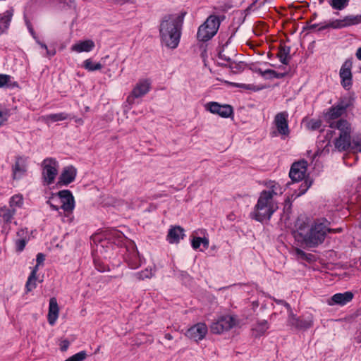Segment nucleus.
<instances>
[{
    "label": "nucleus",
    "mask_w": 361,
    "mask_h": 361,
    "mask_svg": "<svg viewBox=\"0 0 361 361\" xmlns=\"http://www.w3.org/2000/svg\"><path fill=\"white\" fill-rule=\"evenodd\" d=\"M185 14H166L162 17L159 30L161 43L166 47L176 49L178 46Z\"/></svg>",
    "instance_id": "1"
},
{
    "label": "nucleus",
    "mask_w": 361,
    "mask_h": 361,
    "mask_svg": "<svg viewBox=\"0 0 361 361\" xmlns=\"http://www.w3.org/2000/svg\"><path fill=\"white\" fill-rule=\"evenodd\" d=\"M296 226L297 236L300 237L304 243L309 247H315L322 244L327 233L326 225L317 221L307 231L306 228H308V226L305 222L298 221Z\"/></svg>",
    "instance_id": "2"
},
{
    "label": "nucleus",
    "mask_w": 361,
    "mask_h": 361,
    "mask_svg": "<svg viewBox=\"0 0 361 361\" xmlns=\"http://www.w3.org/2000/svg\"><path fill=\"white\" fill-rule=\"evenodd\" d=\"M277 209V203L271 197L269 193L261 192L250 216L257 221L263 223L269 221Z\"/></svg>",
    "instance_id": "3"
},
{
    "label": "nucleus",
    "mask_w": 361,
    "mask_h": 361,
    "mask_svg": "<svg viewBox=\"0 0 361 361\" xmlns=\"http://www.w3.org/2000/svg\"><path fill=\"white\" fill-rule=\"evenodd\" d=\"M331 129L338 130V137L334 142L335 148L339 152H344L351 147V124L346 119L340 118L336 121L329 122Z\"/></svg>",
    "instance_id": "4"
},
{
    "label": "nucleus",
    "mask_w": 361,
    "mask_h": 361,
    "mask_svg": "<svg viewBox=\"0 0 361 361\" xmlns=\"http://www.w3.org/2000/svg\"><path fill=\"white\" fill-rule=\"evenodd\" d=\"M47 204H49L54 210L59 211L61 209L67 217L72 214L75 207L74 196L69 190H62L56 193H52Z\"/></svg>",
    "instance_id": "5"
},
{
    "label": "nucleus",
    "mask_w": 361,
    "mask_h": 361,
    "mask_svg": "<svg viewBox=\"0 0 361 361\" xmlns=\"http://www.w3.org/2000/svg\"><path fill=\"white\" fill-rule=\"evenodd\" d=\"M221 24L219 17L215 15L209 16L198 28L197 39L200 42H207L218 32Z\"/></svg>",
    "instance_id": "6"
},
{
    "label": "nucleus",
    "mask_w": 361,
    "mask_h": 361,
    "mask_svg": "<svg viewBox=\"0 0 361 361\" xmlns=\"http://www.w3.org/2000/svg\"><path fill=\"white\" fill-rule=\"evenodd\" d=\"M125 249L124 259L128 267L132 269H136L140 267L142 263V259L140 256L135 243L132 240H128Z\"/></svg>",
    "instance_id": "7"
},
{
    "label": "nucleus",
    "mask_w": 361,
    "mask_h": 361,
    "mask_svg": "<svg viewBox=\"0 0 361 361\" xmlns=\"http://www.w3.org/2000/svg\"><path fill=\"white\" fill-rule=\"evenodd\" d=\"M313 316L297 317L292 311L288 313L287 325L296 330H306L313 326Z\"/></svg>",
    "instance_id": "8"
},
{
    "label": "nucleus",
    "mask_w": 361,
    "mask_h": 361,
    "mask_svg": "<svg viewBox=\"0 0 361 361\" xmlns=\"http://www.w3.org/2000/svg\"><path fill=\"white\" fill-rule=\"evenodd\" d=\"M44 256L42 253H39L37 256V264L32 269L26 282L25 288L27 292L31 291L36 287L37 282H42L44 276L38 273L39 267H43Z\"/></svg>",
    "instance_id": "9"
},
{
    "label": "nucleus",
    "mask_w": 361,
    "mask_h": 361,
    "mask_svg": "<svg viewBox=\"0 0 361 361\" xmlns=\"http://www.w3.org/2000/svg\"><path fill=\"white\" fill-rule=\"evenodd\" d=\"M151 89V81L149 79H140L133 88L130 94L127 97V102L132 104L135 99L141 98L146 95Z\"/></svg>",
    "instance_id": "10"
},
{
    "label": "nucleus",
    "mask_w": 361,
    "mask_h": 361,
    "mask_svg": "<svg viewBox=\"0 0 361 361\" xmlns=\"http://www.w3.org/2000/svg\"><path fill=\"white\" fill-rule=\"evenodd\" d=\"M352 66V59H346L341 66V68L339 71V76L341 78V85L345 90H349L353 85V75L351 73Z\"/></svg>",
    "instance_id": "11"
},
{
    "label": "nucleus",
    "mask_w": 361,
    "mask_h": 361,
    "mask_svg": "<svg viewBox=\"0 0 361 361\" xmlns=\"http://www.w3.org/2000/svg\"><path fill=\"white\" fill-rule=\"evenodd\" d=\"M307 169V161L300 160L292 164L289 171V177L293 182H299L304 179Z\"/></svg>",
    "instance_id": "12"
},
{
    "label": "nucleus",
    "mask_w": 361,
    "mask_h": 361,
    "mask_svg": "<svg viewBox=\"0 0 361 361\" xmlns=\"http://www.w3.org/2000/svg\"><path fill=\"white\" fill-rule=\"evenodd\" d=\"M207 110L212 114H218L222 118H228L233 114V107L228 104H220L216 102H210L206 104Z\"/></svg>",
    "instance_id": "13"
},
{
    "label": "nucleus",
    "mask_w": 361,
    "mask_h": 361,
    "mask_svg": "<svg viewBox=\"0 0 361 361\" xmlns=\"http://www.w3.org/2000/svg\"><path fill=\"white\" fill-rule=\"evenodd\" d=\"M288 118L287 111L279 112L274 117V123L280 135H288L290 133Z\"/></svg>",
    "instance_id": "14"
},
{
    "label": "nucleus",
    "mask_w": 361,
    "mask_h": 361,
    "mask_svg": "<svg viewBox=\"0 0 361 361\" xmlns=\"http://www.w3.org/2000/svg\"><path fill=\"white\" fill-rule=\"evenodd\" d=\"M208 329L204 323H197L190 329L186 332V336L193 339L195 341H202L207 335Z\"/></svg>",
    "instance_id": "15"
},
{
    "label": "nucleus",
    "mask_w": 361,
    "mask_h": 361,
    "mask_svg": "<svg viewBox=\"0 0 361 361\" xmlns=\"http://www.w3.org/2000/svg\"><path fill=\"white\" fill-rule=\"evenodd\" d=\"M27 171V159L23 157H18L12 166L13 179H20L26 175Z\"/></svg>",
    "instance_id": "16"
},
{
    "label": "nucleus",
    "mask_w": 361,
    "mask_h": 361,
    "mask_svg": "<svg viewBox=\"0 0 361 361\" xmlns=\"http://www.w3.org/2000/svg\"><path fill=\"white\" fill-rule=\"evenodd\" d=\"M353 25H357L354 16H347L342 20H335L325 25L321 26L319 28V30H324L329 27H331L334 29H341Z\"/></svg>",
    "instance_id": "17"
},
{
    "label": "nucleus",
    "mask_w": 361,
    "mask_h": 361,
    "mask_svg": "<svg viewBox=\"0 0 361 361\" xmlns=\"http://www.w3.org/2000/svg\"><path fill=\"white\" fill-rule=\"evenodd\" d=\"M77 175V170L73 166H66L63 169L59 176L57 185H68L73 182Z\"/></svg>",
    "instance_id": "18"
},
{
    "label": "nucleus",
    "mask_w": 361,
    "mask_h": 361,
    "mask_svg": "<svg viewBox=\"0 0 361 361\" xmlns=\"http://www.w3.org/2000/svg\"><path fill=\"white\" fill-rule=\"evenodd\" d=\"M353 297L354 295L350 291L336 293L331 296L328 304L329 305H338L340 306H344L347 303L350 302L353 300Z\"/></svg>",
    "instance_id": "19"
},
{
    "label": "nucleus",
    "mask_w": 361,
    "mask_h": 361,
    "mask_svg": "<svg viewBox=\"0 0 361 361\" xmlns=\"http://www.w3.org/2000/svg\"><path fill=\"white\" fill-rule=\"evenodd\" d=\"M106 235L109 240L118 246H126L129 240L121 231L115 228L106 231Z\"/></svg>",
    "instance_id": "20"
},
{
    "label": "nucleus",
    "mask_w": 361,
    "mask_h": 361,
    "mask_svg": "<svg viewBox=\"0 0 361 361\" xmlns=\"http://www.w3.org/2000/svg\"><path fill=\"white\" fill-rule=\"evenodd\" d=\"M59 315V307L56 298H51L49 302L47 314L48 322L51 326L55 325Z\"/></svg>",
    "instance_id": "21"
},
{
    "label": "nucleus",
    "mask_w": 361,
    "mask_h": 361,
    "mask_svg": "<svg viewBox=\"0 0 361 361\" xmlns=\"http://www.w3.org/2000/svg\"><path fill=\"white\" fill-rule=\"evenodd\" d=\"M59 164L52 158H47V185L53 183L58 174Z\"/></svg>",
    "instance_id": "22"
},
{
    "label": "nucleus",
    "mask_w": 361,
    "mask_h": 361,
    "mask_svg": "<svg viewBox=\"0 0 361 361\" xmlns=\"http://www.w3.org/2000/svg\"><path fill=\"white\" fill-rule=\"evenodd\" d=\"M95 47L94 42L92 39H86L84 41H79L78 42L72 45L71 49L77 53L90 52L93 50Z\"/></svg>",
    "instance_id": "23"
},
{
    "label": "nucleus",
    "mask_w": 361,
    "mask_h": 361,
    "mask_svg": "<svg viewBox=\"0 0 361 361\" xmlns=\"http://www.w3.org/2000/svg\"><path fill=\"white\" fill-rule=\"evenodd\" d=\"M184 235L183 228L178 226L169 229L166 239L170 243H178Z\"/></svg>",
    "instance_id": "24"
},
{
    "label": "nucleus",
    "mask_w": 361,
    "mask_h": 361,
    "mask_svg": "<svg viewBox=\"0 0 361 361\" xmlns=\"http://www.w3.org/2000/svg\"><path fill=\"white\" fill-rule=\"evenodd\" d=\"M290 47L284 44H280L279 51L276 54L280 62L283 65H288L290 59Z\"/></svg>",
    "instance_id": "25"
},
{
    "label": "nucleus",
    "mask_w": 361,
    "mask_h": 361,
    "mask_svg": "<svg viewBox=\"0 0 361 361\" xmlns=\"http://www.w3.org/2000/svg\"><path fill=\"white\" fill-rule=\"evenodd\" d=\"M265 186L268 190H264L262 192L269 193L271 197L274 199V196L281 195L283 193L282 187L279 183L274 180H269L265 183Z\"/></svg>",
    "instance_id": "26"
},
{
    "label": "nucleus",
    "mask_w": 361,
    "mask_h": 361,
    "mask_svg": "<svg viewBox=\"0 0 361 361\" xmlns=\"http://www.w3.org/2000/svg\"><path fill=\"white\" fill-rule=\"evenodd\" d=\"M257 72L261 76L267 80H271L274 78L281 79L283 78L286 75V73H278L272 69H267L263 71L262 68H259Z\"/></svg>",
    "instance_id": "27"
},
{
    "label": "nucleus",
    "mask_w": 361,
    "mask_h": 361,
    "mask_svg": "<svg viewBox=\"0 0 361 361\" xmlns=\"http://www.w3.org/2000/svg\"><path fill=\"white\" fill-rule=\"evenodd\" d=\"M12 16L13 11L11 10H8L0 15V35L8 27Z\"/></svg>",
    "instance_id": "28"
},
{
    "label": "nucleus",
    "mask_w": 361,
    "mask_h": 361,
    "mask_svg": "<svg viewBox=\"0 0 361 361\" xmlns=\"http://www.w3.org/2000/svg\"><path fill=\"white\" fill-rule=\"evenodd\" d=\"M344 113L341 108L334 105L328 109L325 116L329 123V122L336 121L335 120L341 117Z\"/></svg>",
    "instance_id": "29"
},
{
    "label": "nucleus",
    "mask_w": 361,
    "mask_h": 361,
    "mask_svg": "<svg viewBox=\"0 0 361 361\" xmlns=\"http://www.w3.org/2000/svg\"><path fill=\"white\" fill-rule=\"evenodd\" d=\"M16 213L15 209H8L6 207L0 208V217L4 222H10Z\"/></svg>",
    "instance_id": "30"
},
{
    "label": "nucleus",
    "mask_w": 361,
    "mask_h": 361,
    "mask_svg": "<svg viewBox=\"0 0 361 361\" xmlns=\"http://www.w3.org/2000/svg\"><path fill=\"white\" fill-rule=\"evenodd\" d=\"M294 252L298 259L304 260L307 262H311L314 260V256L310 253H306L300 248H295Z\"/></svg>",
    "instance_id": "31"
},
{
    "label": "nucleus",
    "mask_w": 361,
    "mask_h": 361,
    "mask_svg": "<svg viewBox=\"0 0 361 361\" xmlns=\"http://www.w3.org/2000/svg\"><path fill=\"white\" fill-rule=\"evenodd\" d=\"M83 67L89 71H94L100 70L102 66L100 63H94L91 59H88L84 61Z\"/></svg>",
    "instance_id": "32"
},
{
    "label": "nucleus",
    "mask_w": 361,
    "mask_h": 361,
    "mask_svg": "<svg viewBox=\"0 0 361 361\" xmlns=\"http://www.w3.org/2000/svg\"><path fill=\"white\" fill-rule=\"evenodd\" d=\"M218 322L224 331L231 329L234 325L233 318L229 316L222 317Z\"/></svg>",
    "instance_id": "33"
},
{
    "label": "nucleus",
    "mask_w": 361,
    "mask_h": 361,
    "mask_svg": "<svg viewBox=\"0 0 361 361\" xmlns=\"http://www.w3.org/2000/svg\"><path fill=\"white\" fill-rule=\"evenodd\" d=\"M350 0H330L329 5L335 10L341 11L349 4Z\"/></svg>",
    "instance_id": "34"
},
{
    "label": "nucleus",
    "mask_w": 361,
    "mask_h": 361,
    "mask_svg": "<svg viewBox=\"0 0 361 361\" xmlns=\"http://www.w3.org/2000/svg\"><path fill=\"white\" fill-rule=\"evenodd\" d=\"M153 275L154 274L152 270L148 269H145L133 274L134 277L139 281L145 280L146 279H151Z\"/></svg>",
    "instance_id": "35"
},
{
    "label": "nucleus",
    "mask_w": 361,
    "mask_h": 361,
    "mask_svg": "<svg viewBox=\"0 0 361 361\" xmlns=\"http://www.w3.org/2000/svg\"><path fill=\"white\" fill-rule=\"evenodd\" d=\"M23 197L21 195H13L9 201V204L12 209H16V207H21L23 206Z\"/></svg>",
    "instance_id": "36"
},
{
    "label": "nucleus",
    "mask_w": 361,
    "mask_h": 361,
    "mask_svg": "<svg viewBox=\"0 0 361 361\" xmlns=\"http://www.w3.org/2000/svg\"><path fill=\"white\" fill-rule=\"evenodd\" d=\"M269 326L268 322L265 319H263V320L259 321L257 323L254 330L258 333L259 336H261L267 331V330L269 329Z\"/></svg>",
    "instance_id": "37"
},
{
    "label": "nucleus",
    "mask_w": 361,
    "mask_h": 361,
    "mask_svg": "<svg viewBox=\"0 0 361 361\" xmlns=\"http://www.w3.org/2000/svg\"><path fill=\"white\" fill-rule=\"evenodd\" d=\"M16 82L11 83V76L6 74H0V87L15 86Z\"/></svg>",
    "instance_id": "38"
},
{
    "label": "nucleus",
    "mask_w": 361,
    "mask_h": 361,
    "mask_svg": "<svg viewBox=\"0 0 361 361\" xmlns=\"http://www.w3.org/2000/svg\"><path fill=\"white\" fill-rule=\"evenodd\" d=\"M87 357V353L85 351L82 350L75 353V355L69 357L64 361H83Z\"/></svg>",
    "instance_id": "39"
},
{
    "label": "nucleus",
    "mask_w": 361,
    "mask_h": 361,
    "mask_svg": "<svg viewBox=\"0 0 361 361\" xmlns=\"http://www.w3.org/2000/svg\"><path fill=\"white\" fill-rule=\"evenodd\" d=\"M10 114L8 109L0 106V126L4 125L7 121Z\"/></svg>",
    "instance_id": "40"
},
{
    "label": "nucleus",
    "mask_w": 361,
    "mask_h": 361,
    "mask_svg": "<svg viewBox=\"0 0 361 361\" xmlns=\"http://www.w3.org/2000/svg\"><path fill=\"white\" fill-rule=\"evenodd\" d=\"M68 118V114L66 113L53 114L47 116V119H50L52 121H63Z\"/></svg>",
    "instance_id": "41"
},
{
    "label": "nucleus",
    "mask_w": 361,
    "mask_h": 361,
    "mask_svg": "<svg viewBox=\"0 0 361 361\" xmlns=\"http://www.w3.org/2000/svg\"><path fill=\"white\" fill-rule=\"evenodd\" d=\"M350 105V101L347 98H343L341 99L335 106H337L338 108H341L343 111L345 112Z\"/></svg>",
    "instance_id": "42"
},
{
    "label": "nucleus",
    "mask_w": 361,
    "mask_h": 361,
    "mask_svg": "<svg viewBox=\"0 0 361 361\" xmlns=\"http://www.w3.org/2000/svg\"><path fill=\"white\" fill-rule=\"evenodd\" d=\"M51 1H55V0H49ZM60 4V6L62 8L68 7V8H74L75 6V2L74 0H56Z\"/></svg>",
    "instance_id": "43"
},
{
    "label": "nucleus",
    "mask_w": 361,
    "mask_h": 361,
    "mask_svg": "<svg viewBox=\"0 0 361 361\" xmlns=\"http://www.w3.org/2000/svg\"><path fill=\"white\" fill-rule=\"evenodd\" d=\"M350 148L361 152V135L356 136L351 140Z\"/></svg>",
    "instance_id": "44"
},
{
    "label": "nucleus",
    "mask_w": 361,
    "mask_h": 361,
    "mask_svg": "<svg viewBox=\"0 0 361 361\" xmlns=\"http://www.w3.org/2000/svg\"><path fill=\"white\" fill-rule=\"evenodd\" d=\"M29 240L23 239V238H17L16 240V250L18 252H21L24 250L27 242Z\"/></svg>",
    "instance_id": "45"
},
{
    "label": "nucleus",
    "mask_w": 361,
    "mask_h": 361,
    "mask_svg": "<svg viewBox=\"0 0 361 361\" xmlns=\"http://www.w3.org/2000/svg\"><path fill=\"white\" fill-rule=\"evenodd\" d=\"M322 124V123L320 120L312 119L309 122L308 127L310 129H311L312 130H316L321 128Z\"/></svg>",
    "instance_id": "46"
},
{
    "label": "nucleus",
    "mask_w": 361,
    "mask_h": 361,
    "mask_svg": "<svg viewBox=\"0 0 361 361\" xmlns=\"http://www.w3.org/2000/svg\"><path fill=\"white\" fill-rule=\"evenodd\" d=\"M228 42H227L224 45H223L222 50L219 51L218 56L220 59L224 60L228 63H230L231 61V57L229 56L226 55L224 53V49L226 47H227Z\"/></svg>",
    "instance_id": "47"
},
{
    "label": "nucleus",
    "mask_w": 361,
    "mask_h": 361,
    "mask_svg": "<svg viewBox=\"0 0 361 361\" xmlns=\"http://www.w3.org/2000/svg\"><path fill=\"white\" fill-rule=\"evenodd\" d=\"M221 324L220 323H219L218 321L213 323L212 325L211 326V331H212V333L221 334L223 331H224V330L223 329V328L221 327Z\"/></svg>",
    "instance_id": "48"
},
{
    "label": "nucleus",
    "mask_w": 361,
    "mask_h": 361,
    "mask_svg": "<svg viewBox=\"0 0 361 361\" xmlns=\"http://www.w3.org/2000/svg\"><path fill=\"white\" fill-rule=\"evenodd\" d=\"M17 237H18V238L29 240L30 237H29V233H28L27 229V228L20 229L17 232Z\"/></svg>",
    "instance_id": "49"
},
{
    "label": "nucleus",
    "mask_w": 361,
    "mask_h": 361,
    "mask_svg": "<svg viewBox=\"0 0 361 361\" xmlns=\"http://www.w3.org/2000/svg\"><path fill=\"white\" fill-rule=\"evenodd\" d=\"M201 241H202L201 237H194L191 242L192 247L194 250H197L201 245Z\"/></svg>",
    "instance_id": "50"
},
{
    "label": "nucleus",
    "mask_w": 361,
    "mask_h": 361,
    "mask_svg": "<svg viewBox=\"0 0 361 361\" xmlns=\"http://www.w3.org/2000/svg\"><path fill=\"white\" fill-rule=\"evenodd\" d=\"M274 300L276 304L283 305L287 309L288 313L290 312V311H292V308H291L290 304L288 303L286 301H285L283 300H279V299H274Z\"/></svg>",
    "instance_id": "51"
},
{
    "label": "nucleus",
    "mask_w": 361,
    "mask_h": 361,
    "mask_svg": "<svg viewBox=\"0 0 361 361\" xmlns=\"http://www.w3.org/2000/svg\"><path fill=\"white\" fill-rule=\"evenodd\" d=\"M69 345H70V343L67 340H64V341H61V343L60 344L61 350L62 352L66 351L69 347Z\"/></svg>",
    "instance_id": "52"
},
{
    "label": "nucleus",
    "mask_w": 361,
    "mask_h": 361,
    "mask_svg": "<svg viewBox=\"0 0 361 361\" xmlns=\"http://www.w3.org/2000/svg\"><path fill=\"white\" fill-rule=\"evenodd\" d=\"M229 67L232 69V70H240L241 68V66L240 64H238L236 63L234 61H231L229 63Z\"/></svg>",
    "instance_id": "53"
},
{
    "label": "nucleus",
    "mask_w": 361,
    "mask_h": 361,
    "mask_svg": "<svg viewBox=\"0 0 361 361\" xmlns=\"http://www.w3.org/2000/svg\"><path fill=\"white\" fill-rule=\"evenodd\" d=\"M94 264H95V267H96V269L101 271V272H103L105 271V267L104 266H102L101 265L100 263H99L96 259L94 260Z\"/></svg>",
    "instance_id": "54"
},
{
    "label": "nucleus",
    "mask_w": 361,
    "mask_h": 361,
    "mask_svg": "<svg viewBox=\"0 0 361 361\" xmlns=\"http://www.w3.org/2000/svg\"><path fill=\"white\" fill-rule=\"evenodd\" d=\"M202 241H201V244H202L204 249H207L209 247V239L207 238H202Z\"/></svg>",
    "instance_id": "55"
},
{
    "label": "nucleus",
    "mask_w": 361,
    "mask_h": 361,
    "mask_svg": "<svg viewBox=\"0 0 361 361\" xmlns=\"http://www.w3.org/2000/svg\"><path fill=\"white\" fill-rule=\"evenodd\" d=\"M305 188L301 190L300 193L303 194L311 185V182H308L307 180L304 182Z\"/></svg>",
    "instance_id": "56"
},
{
    "label": "nucleus",
    "mask_w": 361,
    "mask_h": 361,
    "mask_svg": "<svg viewBox=\"0 0 361 361\" xmlns=\"http://www.w3.org/2000/svg\"><path fill=\"white\" fill-rule=\"evenodd\" d=\"M111 1L116 4L123 5V4L128 2L130 0H111Z\"/></svg>",
    "instance_id": "57"
},
{
    "label": "nucleus",
    "mask_w": 361,
    "mask_h": 361,
    "mask_svg": "<svg viewBox=\"0 0 361 361\" xmlns=\"http://www.w3.org/2000/svg\"><path fill=\"white\" fill-rule=\"evenodd\" d=\"M341 228H338L336 229L327 228V233H341L342 232Z\"/></svg>",
    "instance_id": "58"
},
{
    "label": "nucleus",
    "mask_w": 361,
    "mask_h": 361,
    "mask_svg": "<svg viewBox=\"0 0 361 361\" xmlns=\"http://www.w3.org/2000/svg\"><path fill=\"white\" fill-rule=\"evenodd\" d=\"M355 56L357 57V59L360 60L361 61V47H359L357 51H356V53H355Z\"/></svg>",
    "instance_id": "59"
},
{
    "label": "nucleus",
    "mask_w": 361,
    "mask_h": 361,
    "mask_svg": "<svg viewBox=\"0 0 361 361\" xmlns=\"http://www.w3.org/2000/svg\"><path fill=\"white\" fill-rule=\"evenodd\" d=\"M357 25L361 23V15L354 16Z\"/></svg>",
    "instance_id": "60"
},
{
    "label": "nucleus",
    "mask_w": 361,
    "mask_h": 361,
    "mask_svg": "<svg viewBox=\"0 0 361 361\" xmlns=\"http://www.w3.org/2000/svg\"><path fill=\"white\" fill-rule=\"evenodd\" d=\"M318 26V24H312L307 27V30H312L315 29Z\"/></svg>",
    "instance_id": "61"
},
{
    "label": "nucleus",
    "mask_w": 361,
    "mask_h": 361,
    "mask_svg": "<svg viewBox=\"0 0 361 361\" xmlns=\"http://www.w3.org/2000/svg\"><path fill=\"white\" fill-rule=\"evenodd\" d=\"M164 337H165L166 339L169 340V341L173 339V336L169 333L166 334Z\"/></svg>",
    "instance_id": "62"
},
{
    "label": "nucleus",
    "mask_w": 361,
    "mask_h": 361,
    "mask_svg": "<svg viewBox=\"0 0 361 361\" xmlns=\"http://www.w3.org/2000/svg\"><path fill=\"white\" fill-rule=\"evenodd\" d=\"M55 54V51H48V49H47V55H51V56H53Z\"/></svg>",
    "instance_id": "63"
},
{
    "label": "nucleus",
    "mask_w": 361,
    "mask_h": 361,
    "mask_svg": "<svg viewBox=\"0 0 361 361\" xmlns=\"http://www.w3.org/2000/svg\"><path fill=\"white\" fill-rule=\"evenodd\" d=\"M318 1H319V4L320 5H322V4H324V0H318Z\"/></svg>",
    "instance_id": "64"
}]
</instances>
